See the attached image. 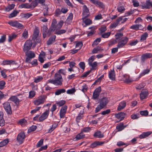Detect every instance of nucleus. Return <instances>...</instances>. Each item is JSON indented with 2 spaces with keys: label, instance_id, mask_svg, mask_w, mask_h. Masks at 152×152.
<instances>
[{
  "label": "nucleus",
  "instance_id": "obj_1",
  "mask_svg": "<svg viewBox=\"0 0 152 152\" xmlns=\"http://www.w3.org/2000/svg\"><path fill=\"white\" fill-rule=\"evenodd\" d=\"M109 102V100L107 97H104L101 99L99 101V105L96 107L95 112H98L101 109L105 107Z\"/></svg>",
  "mask_w": 152,
  "mask_h": 152
},
{
  "label": "nucleus",
  "instance_id": "obj_2",
  "mask_svg": "<svg viewBox=\"0 0 152 152\" xmlns=\"http://www.w3.org/2000/svg\"><path fill=\"white\" fill-rule=\"evenodd\" d=\"M56 20L53 19L52 20L50 30L51 31H56V30L60 29L62 27L64 22L62 21H60L57 24Z\"/></svg>",
  "mask_w": 152,
  "mask_h": 152
},
{
  "label": "nucleus",
  "instance_id": "obj_3",
  "mask_svg": "<svg viewBox=\"0 0 152 152\" xmlns=\"http://www.w3.org/2000/svg\"><path fill=\"white\" fill-rule=\"evenodd\" d=\"M63 71L62 69H60L58 71V73H56L55 75L54 80L56 84V86H61L62 84L63 79L60 73L64 75V73L63 72Z\"/></svg>",
  "mask_w": 152,
  "mask_h": 152
},
{
  "label": "nucleus",
  "instance_id": "obj_4",
  "mask_svg": "<svg viewBox=\"0 0 152 152\" xmlns=\"http://www.w3.org/2000/svg\"><path fill=\"white\" fill-rule=\"evenodd\" d=\"M47 97L45 95H41L37 97L33 102L34 104L38 106L43 104Z\"/></svg>",
  "mask_w": 152,
  "mask_h": 152
},
{
  "label": "nucleus",
  "instance_id": "obj_5",
  "mask_svg": "<svg viewBox=\"0 0 152 152\" xmlns=\"http://www.w3.org/2000/svg\"><path fill=\"white\" fill-rule=\"evenodd\" d=\"M24 52L26 56L25 60L26 62L27 63H30L31 59L35 56L34 53L31 51H28Z\"/></svg>",
  "mask_w": 152,
  "mask_h": 152
},
{
  "label": "nucleus",
  "instance_id": "obj_6",
  "mask_svg": "<svg viewBox=\"0 0 152 152\" xmlns=\"http://www.w3.org/2000/svg\"><path fill=\"white\" fill-rule=\"evenodd\" d=\"M26 137L25 134L24 132H21L18 134L17 140L20 144H22Z\"/></svg>",
  "mask_w": 152,
  "mask_h": 152
},
{
  "label": "nucleus",
  "instance_id": "obj_7",
  "mask_svg": "<svg viewBox=\"0 0 152 152\" xmlns=\"http://www.w3.org/2000/svg\"><path fill=\"white\" fill-rule=\"evenodd\" d=\"M8 23L12 26L17 28L20 29H23L24 28L23 25L16 21H10L8 22Z\"/></svg>",
  "mask_w": 152,
  "mask_h": 152
},
{
  "label": "nucleus",
  "instance_id": "obj_8",
  "mask_svg": "<svg viewBox=\"0 0 152 152\" xmlns=\"http://www.w3.org/2000/svg\"><path fill=\"white\" fill-rule=\"evenodd\" d=\"M3 106L7 113L9 115L11 114L12 112L10 103L6 102L3 104Z\"/></svg>",
  "mask_w": 152,
  "mask_h": 152
},
{
  "label": "nucleus",
  "instance_id": "obj_9",
  "mask_svg": "<svg viewBox=\"0 0 152 152\" xmlns=\"http://www.w3.org/2000/svg\"><path fill=\"white\" fill-rule=\"evenodd\" d=\"M32 45V42L30 40H27L24 45L23 50L24 52L28 51L30 49Z\"/></svg>",
  "mask_w": 152,
  "mask_h": 152
},
{
  "label": "nucleus",
  "instance_id": "obj_10",
  "mask_svg": "<svg viewBox=\"0 0 152 152\" xmlns=\"http://www.w3.org/2000/svg\"><path fill=\"white\" fill-rule=\"evenodd\" d=\"M101 90V87H99L95 90L93 94L92 98L94 99H96L98 98Z\"/></svg>",
  "mask_w": 152,
  "mask_h": 152
},
{
  "label": "nucleus",
  "instance_id": "obj_11",
  "mask_svg": "<svg viewBox=\"0 0 152 152\" xmlns=\"http://www.w3.org/2000/svg\"><path fill=\"white\" fill-rule=\"evenodd\" d=\"M82 10L83 17H88L89 16V10L85 5L83 6Z\"/></svg>",
  "mask_w": 152,
  "mask_h": 152
},
{
  "label": "nucleus",
  "instance_id": "obj_12",
  "mask_svg": "<svg viewBox=\"0 0 152 152\" xmlns=\"http://www.w3.org/2000/svg\"><path fill=\"white\" fill-rule=\"evenodd\" d=\"M152 57V54L150 53H146L143 54L141 57V62L144 63L148 58H150Z\"/></svg>",
  "mask_w": 152,
  "mask_h": 152
},
{
  "label": "nucleus",
  "instance_id": "obj_13",
  "mask_svg": "<svg viewBox=\"0 0 152 152\" xmlns=\"http://www.w3.org/2000/svg\"><path fill=\"white\" fill-rule=\"evenodd\" d=\"M49 114V111L48 110L45 111L39 117V121L40 122H42L46 119L47 118Z\"/></svg>",
  "mask_w": 152,
  "mask_h": 152
},
{
  "label": "nucleus",
  "instance_id": "obj_14",
  "mask_svg": "<svg viewBox=\"0 0 152 152\" xmlns=\"http://www.w3.org/2000/svg\"><path fill=\"white\" fill-rule=\"evenodd\" d=\"M67 109V106L66 105H64L61 108L60 113V115L61 118H63L64 117L66 113Z\"/></svg>",
  "mask_w": 152,
  "mask_h": 152
},
{
  "label": "nucleus",
  "instance_id": "obj_15",
  "mask_svg": "<svg viewBox=\"0 0 152 152\" xmlns=\"http://www.w3.org/2000/svg\"><path fill=\"white\" fill-rule=\"evenodd\" d=\"M130 28L137 31L138 30H142L143 28V27L140 24H135L132 26L130 27Z\"/></svg>",
  "mask_w": 152,
  "mask_h": 152
},
{
  "label": "nucleus",
  "instance_id": "obj_16",
  "mask_svg": "<svg viewBox=\"0 0 152 152\" xmlns=\"http://www.w3.org/2000/svg\"><path fill=\"white\" fill-rule=\"evenodd\" d=\"M125 116V113L123 112L119 113L118 114H116L115 115V117L119 120L120 121L124 119Z\"/></svg>",
  "mask_w": 152,
  "mask_h": 152
},
{
  "label": "nucleus",
  "instance_id": "obj_17",
  "mask_svg": "<svg viewBox=\"0 0 152 152\" xmlns=\"http://www.w3.org/2000/svg\"><path fill=\"white\" fill-rule=\"evenodd\" d=\"M45 53L43 51H42L39 55L38 60L41 63H42L44 62V59L45 58Z\"/></svg>",
  "mask_w": 152,
  "mask_h": 152
},
{
  "label": "nucleus",
  "instance_id": "obj_18",
  "mask_svg": "<svg viewBox=\"0 0 152 152\" xmlns=\"http://www.w3.org/2000/svg\"><path fill=\"white\" fill-rule=\"evenodd\" d=\"M148 95V91L147 90H142L140 94V98L141 99H145Z\"/></svg>",
  "mask_w": 152,
  "mask_h": 152
},
{
  "label": "nucleus",
  "instance_id": "obj_19",
  "mask_svg": "<svg viewBox=\"0 0 152 152\" xmlns=\"http://www.w3.org/2000/svg\"><path fill=\"white\" fill-rule=\"evenodd\" d=\"M87 17H83L82 18L83 22L86 26H88L92 23V21L89 19L86 18Z\"/></svg>",
  "mask_w": 152,
  "mask_h": 152
},
{
  "label": "nucleus",
  "instance_id": "obj_20",
  "mask_svg": "<svg viewBox=\"0 0 152 152\" xmlns=\"http://www.w3.org/2000/svg\"><path fill=\"white\" fill-rule=\"evenodd\" d=\"M104 143L103 142H99V141L95 142L92 143L90 146L91 148H94L97 146L100 145Z\"/></svg>",
  "mask_w": 152,
  "mask_h": 152
},
{
  "label": "nucleus",
  "instance_id": "obj_21",
  "mask_svg": "<svg viewBox=\"0 0 152 152\" xmlns=\"http://www.w3.org/2000/svg\"><path fill=\"white\" fill-rule=\"evenodd\" d=\"M151 133L152 132L150 131L144 132L140 135L139 138L140 139L145 138L150 135Z\"/></svg>",
  "mask_w": 152,
  "mask_h": 152
},
{
  "label": "nucleus",
  "instance_id": "obj_22",
  "mask_svg": "<svg viewBox=\"0 0 152 152\" xmlns=\"http://www.w3.org/2000/svg\"><path fill=\"white\" fill-rule=\"evenodd\" d=\"M126 106V102L124 101L120 102L118 107L117 110L118 111H120L123 109Z\"/></svg>",
  "mask_w": 152,
  "mask_h": 152
},
{
  "label": "nucleus",
  "instance_id": "obj_23",
  "mask_svg": "<svg viewBox=\"0 0 152 152\" xmlns=\"http://www.w3.org/2000/svg\"><path fill=\"white\" fill-rule=\"evenodd\" d=\"M48 34V30L47 28L46 27H43L42 29V34L43 37L44 38H45L46 37L49 36Z\"/></svg>",
  "mask_w": 152,
  "mask_h": 152
},
{
  "label": "nucleus",
  "instance_id": "obj_24",
  "mask_svg": "<svg viewBox=\"0 0 152 152\" xmlns=\"http://www.w3.org/2000/svg\"><path fill=\"white\" fill-rule=\"evenodd\" d=\"M39 31L37 28H36L34 30L33 34V37L32 39L34 40L36 39L38 37L39 34Z\"/></svg>",
  "mask_w": 152,
  "mask_h": 152
},
{
  "label": "nucleus",
  "instance_id": "obj_25",
  "mask_svg": "<svg viewBox=\"0 0 152 152\" xmlns=\"http://www.w3.org/2000/svg\"><path fill=\"white\" fill-rule=\"evenodd\" d=\"M9 100L16 104L20 102L19 99L17 98V96H12L10 98Z\"/></svg>",
  "mask_w": 152,
  "mask_h": 152
},
{
  "label": "nucleus",
  "instance_id": "obj_26",
  "mask_svg": "<svg viewBox=\"0 0 152 152\" xmlns=\"http://www.w3.org/2000/svg\"><path fill=\"white\" fill-rule=\"evenodd\" d=\"M108 76L110 79L112 80H115V74L114 71L113 70H111L109 72Z\"/></svg>",
  "mask_w": 152,
  "mask_h": 152
},
{
  "label": "nucleus",
  "instance_id": "obj_27",
  "mask_svg": "<svg viewBox=\"0 0 152 152\" xmlns=\"http://www.w3.org/2000/svg\"><path fill=\"white\" fill-rule=\"evenodd\" d=\"M56 37V36L55 35H53L52 37H50L47 41V44L48 45H50L54 42Z\"/></svg>",
  "mask_w": 152,
  "mask_h": 152
},
{
  "label": "nucleus",
  "instance_id": "obj_28",
  "mask_svg": "<svg viewBox=\"0 0 152 152\" xmlns=\"http://www.w3.org/2000/svg\"><path fill=\"white\" fill-rule=\"evenodd\" d=\"M85 135L83 134V132H82L79 134H77L75 138L76 140H80L85 137Z\"/></svg>",
  "mask_w": 152,
  "mask_h": 152
},
{
  "label": "nucleus",
  "instance_id": "obj_29",
  "mask_svg": "<svg viewBox=\"0 0 152 152\" xmlns=\"http://www.w3.org/2000/svg\"><path fill=\"white\" fill-rule=\"evenodd\" d=\"M94 137H98V138H102L104 137L103 134H102L101 132L99 131L95 132L94 134Z\"/></svg>",
  "mask_w": 152,
  "mask_h": 152
},
{
  "label": "nucleus",
  "instance_id": "obj_30",
  "mask_svg": "<svg viewBox=\"0 0 152 152\" xmlns=\"http://www.w3.org/2000/svg\"><path fill=\"white\" fill-rule=\"evenodd\" d=\"M9 142V140L8 139L4 140L0 142V147H2L7 145Z\"/></svg>",
  "mask_w": 152,
  "mask_h": 152
},
{
  "label": "nucleus",
  "instance_id": "obj_31",
  "mask_svg": "<svg viewBox=\"0 0 152 152\" xmlns=\"http://www.w3.org/2000/svg\"><path fill=\"white\" fill-rule=\"evenodd\" d=\"M31 6L29 4L27 3H25L24 4H20L19 5V8H31Z\"/></svg>",
  "mask_w": 152,
  "mask_h": 152
},
{
  "label": "nucleus",
  "instance_id": "obj_32",
  "mask_svg": "<svg viewBox=\"0 0 152 152\" xmlns=\"http://www.w3.org/2000/svg\"><path fill=\"white\" fill-rule=\"evenodd\" d=\"M73 14L71 13H70L68 17L66 20V22L69 24L72 21L73 18Z\"/></svg>",
  "mask_w": 152,
  "mask_h": 152
},
{
  "label": "nucleus",
  "instance_id": "obj_33",
  "mask_svg": "<svg viewBox=\"0 0 152 152\" xmlns=\"http://www.w3.org/2000/svg\"><path fill=\"white\" fill-rule=\"evenodd\" d=\"M15 6V4H10L5 7V10L7 12H9L13 9Z\"/></svg>",
  "mask_w": 152,
  "mask_h": 152
},
{
  "label": "nucleus",
  "instance_id": "obj_34",
  "mask_svg": "<svg viewBox=\"0 0 152 152\" xmlns=\"http://www.w3.org/2000/svg\"><path fill=\"white\" fill-rule=\"evenodd\" d=\"M95 5L101 8H103L104 7V5L103 3L98 0H97Z\"/></svg>",
  "mask_w": 152,
  "mask_h": 152
},
{
  "label": "nucleus",
  "instance_id": "obj_35",
  "mask_svg": "<svg viewBox=\"0 0 152 152\" xmlns=\"http://www.w3.org/2000/svg\"><path fill=\"white\" fill-rule=\"evenodd\" d=\"M123 77V80L125 82L128 83L131 82V80L129 79V75H124Z\"/></svg>",
  "mask_w": 152,
  "mask_h": 152
},
{
  "label": "nucleus",
  "instance_id": "obj_36",
  "mask_svg": "<svg viewBox=\"0 0 152 152\" xmlns=\"http://www.w3.org/2000/svg\"><path fill=\"white\" fill-rule=\"evenodd\" d=\"M66 90L64 89H61L57 90L55 92V94L56 95H59L62 93H65Z\"/></svg>",
  "mask_w": 152,
  "mask_h": 152
},
{
  "label": "nucleus",
  "instance_id": "obj_37",
  "mask_svg": "<svg viewBox=\"0 0 152 152\" xmlns=\"http://www.w3.org/2000/svg\"><path fill=\"white\" fill-rule=\"evenodd\" d=\"M100 50H103V49L100 47H97L94 48L92 51V53L93 54L97 53L98 51Z\"/></svg>",
  "mask_w": 152,
  "mask_h": 152
},
{
  "label": "nucleus",
  "instance_id": "obj_38",
  "mask_svg": "<svg viewBox=\"0 0 152 152\" xmlns=\"http://www.w3.org/2000/svg\"><path fill=\"white\" fill-rule=\"evenodd\" d=\"M150 69H146L144 70L140 74L139 77H140L146 74H148L150 72Z\"/></svg>",
  "mask_w": 152,
  "mask_h": 152
},
{
  "label": "nucleus",
  "instance_id": "obj_39",
  "mask_svg": "<svg viewBox=\"0 0 152 152\" xmlns=\"http://www.w3.org/2000/svg\"><path fill=\"white\" fill-rule=\"evenodd\" d=\"M19 12L17 10H14L9 15V18H12L17 16Z\"/></svg>",
  "mask_w": 152,
  "mask_h": 152
},
{
  "label": "nucleus",
  "instance_id": "obj_40",
  "mask_svg": "<svg viewBox=\"0 0 152 152\" xmlns=\"http://www.w3.org/2000/svg\"><path fill=\"white\" fill-rule=\"evenodd\" d=\"M83 112L80 111V113L77 116L76 121L77 122H79L81 119L83 117Z\"/></svg>",
  "mask_w": 152,
  "mask_h": 152
},
{
  "label": "nucleus",
  "instance_id": "obj_41",
  "mask_svg": "<svg viewBox=\"0 0 152 152\" xmlns=\"http://www.w3.org/2000/svg\"><path fill=\"white\" fill-rule=\"evenodd\" d=\"M148 36V34L147 32H145L141 37L140 41H143L145 40Z\"/></svg>",
  "mask_w": 152,
  "mask_h": 152
},
{
  "label": "nucleus",
  "instance_id": "obj_42",
  "mask_svg": "<svg viewBox=\"0 0 152 152\" xmlns=\"http://www.w3.org/2000/svg\"><path fill=\"white\" fill-rule=\"evenodd\" d=\"M18 123L22 126H25L27 124V122L25 119H22L19 121Z\"/></svg>",
  "mask_w": 152,
  "mask_h": 152
},
{
  "label": "nucleus",
  "instance_id": "obj_43",
  "mask_svg": "<svg viewBox=\"0 0 152 152\" xmlns=\"http://www.w3.org/2000/svg\"><path fill=\"white\" fill-rule=\"evenodd\" d=\"M43 79V77L41 76L37 77L34 78V82L36 83L39 82L42 80Z\"/></svg>",
  "mask_w": 152,
  "mask_h": 152
},
{
  "label": "nucleus",
  "instance_id": "obj_44",
  "mask_svg": "<svg viewBox=\"0 0 152 152\" xmlns=\"http://www.w3.org/2000/svg\"><path fill=\"white\" fill-rule=\"evenodd\" d=\"M55 31V33L57 34H61L64 33L66 32V30L64 29L56 30Z\"/></svg>",
  "mask_w": 152,
  "mask_h": 152
},
{
  "label": "nucleus",
  "instance_id": "obj_45",
  "mask_svg": "<svg viewBox=\"0 0 152 152\" xmlns=\"http://www.w3.org/2000/svg\"><path fill=\"white\" fill-rule=\"evenodd\" d=\"M151 7H152V3L150 0L147 1L145 5V7L147 9Z\"/></svg>",
  "mask_w": 152,
  "mask_h": 152
},
{
  "label": "nucleus",
  "instance_id": "obj_46",
  "mask_svg": "<svg viewBox=\"0 0 152 152\" xmlns=\"http://www.w3.org/2000/svg\"><path fill=\"white\" fill-rule=\"evenodd\" d=\"M37 127L35 125H32L28 129V132L30 133L31 132L34 131L37 129Z\"/></svg>",
  "mask_w": 152,
  "mask_h": 152
},
{
  "label": "nucleus",
  "instance_id": "obj_47",
  "mask_svg": "<svg viewBox=\"0 0 152 152\" xmlns=\"http://www.w3.org/2000/svg\"><path fill=\"white\" fill-rule=\"evenodd\" d=\"M82 89L81 91H83V92H86L88 89V86L86 84H84L82 86Z\"/></svg>",
  "mask_w": 152,
  "mask_h": 152
},
{
  "label": "nucleus",
  "instance_id": "obj_48",
  "mask_svg": "<svg viewBox=\"0 0 152 152\" xmlns=\"http://www.w3.org/2000/svg\"><path fill=\"white\" fill-rule=\"evenodd\" d=\"M95 59V56H91L88 59V62L89 65L91 64L92 62Z\"/></svg>",
  "mask_w": 152,
  "mask_h": 152
},
{
  "label": "nucleus",
  "instance_id": "obj_49",
  "mask_svg": "<svg viewBox=\"0 0 152 152\" xmlns=\"http://www.w3.org/2000/svg\"><path fill=\"white\" fill-rule=\"evenodd\" d=\"M111 34L110 32H108L102 34V37L104 38H108Z\"/></svg>",
  "mask_w": 152,
  "mask_h": 152
},
{
  "label": "nucleus",
  "instance_id": "obj_50",
  "mask_svg": "<svg viewBox=\"0 0 152 152\" xmlns=\"http://www.w3.org/2000/svg\"><path fill=\"white\" fill-rule=\"evenodd\" d=\"M56 127V125L55 124H53L51 127L48 130V133H50L52 132Z\"/></svg>",
  "mask_w": 152,
  "mask_h": 152
},
{
  "label": "nucleus",
  "instance_id": "obj_51",
  "mask_svg": "<svg viewBox=\"0 0 152 152\" xmlns=\"http://www.w3.org/2000/svg\"><path fill=\"white\" fill-rule=\"evenodd\" d=\"M116 128L118 131H120L123 130L124 128V126L123 124H121L117 126Z\"/></svg>",
  "mask_w": 152,
  "mask_h": 152
},
{
  "label": "nucleus",
  "instance_id": "obj_52",
  "mask_svg": "<svg viewBox=\"0 0 152 152\" xmlns=\"http://www.w3.org/2000/svg\"><path fill=\"white\" fill-rule=\"evenodd\" d=\"M128 40V38L127 37L123 38L120 42L122 43H124V45L126 43Z\"/></svg>",
  "mask_w": 152,
  "mask_h": 152
},
{
  "label": "nucleus",
  "instance_id": "obj_53",
  "mask_svg": "<svg viewBox=\"0 0 152 152\" xmlns=\"http://www.w3.org/2000/svg\"><path fill=\"white\" fill-rule=\"evenodd\" d=\"M23 37L25 39H26L28 37V31L25 29L22 34Z\"/></svg>",
  "mask_w": 152,
  "mask_h": 152
},
{
  "label": "nucleus",
  "instance_id": "obj_54",
  "mask_svg": "<svg viewBox=\"0 0 152 152\" xmlns=\"http://www.w3.org/2000/svg\"><path fill=\"white\" fill-rule=\"evenodd\" d=\"M32 15L29 13H23L22 14V16L24 18H28L31 16Z\"/></svg>",
  "mask_w": 152,
  "mask_h": 152
},
{
  "label": "nucleus",
  "instance_id": "obj_55",
  "mask_svg": "<svg viewBox=\"0 0 152 152\" xmlns=\"http://www.w3.org/2000/svg\"><path fill=\"white\" fill-rule=\"evenodd\" d=\"M145 86L144 83H142L139 84L137 86L136 88L137 89H140L142 88H143Z\"/></svg>",
  "mask_w": 152,
  "mask_h": 152
},
{
  "label": "nucleus",
  "instance_id": "obj_56",
  "mask_svg": "<svg viewBox=\"0 0 152 152\" xmlns=\"http://www.w3.org/2000/svg\"><path fill=\"white\" fill-rule=\"evenodd\" d=\"M61 13V10L59 9H57L55 12V15L56 16H59Z\"/></svg>",
  "mask_w": 152,
  "mask_h": 152
},
{
  "label": "nucleus",
  "instance_id": "obj_57",
  "mask_svg": "<svg viewBox=\"0 0 152 152\" xmlns=\"http://www.w3.org/2000/svg\"><path fill=\"white\" fill-rule=\"evenodd\" d=\"M75 88H72L68 90L67 91L66 93L67 94H72L75 93Z\"/></svg>",
  "mask_w": 152,
  "mask_h": 152
},
{
  "label": "nucleus",
  "instance_id": "obj_58",
  "mask_svg": "<svg viewBox=\"0 0 152 152\" xmlns=\"http://www.w3.org/2000/svg\"><path fill=\"white\" fill-rule=\"evenodd\" d=\"M117 9L118 11L120 12H122L125 10L124 7L123 6L118 7Z\"/></svg>",
  "mask_w": 152,
  "mask_h": 152
},
{
  "label": "nucleus",
  "instance_id": "obj_59",
  "mask_svg": "<svg viewBox=\"0 0 152 152\" xmlns=\"http://www.w3.org/2000/svg\"><path fill=\"white\" fill-rule=\"evenodd\" d=\"M91 128L88 127H85L84 128H83L82 131V132H90V131H91Z\"/></svg>",
  "mask_w": 152,
  "mask_h": 152
},
{
  "label": "nucleus",
  "instance_id": "obj_60",
  "mask_svg": "<svg viewBox=\"0 0 152 152\" xmlns=\"http://www.w3.org/2000/svg\"><path fill=\"white\" fill-rule=\"evenodd\" d=\"M65 103V101L64 100H62L60 101L56 102V104L59 106H61L64 105Z\"/></svg>",
  "mask_w": 152,
  "mask_h": 152
},
{
  "label": "nucleus",
  "instance_id": "obj_61",
  "mask_svg": "<svg viewBox=\"0 0 152 152\" xmlns=\"http://www.w3.org/2000/svg\"><path fill=\"white\" fill-rule=\"evenodd\" d=\"M29 97L30 98H32L34 97L35 95V92L34 91H31L29 93Z\"/></svg>",
  "mask_w": 152,
  "mask_h": 152
},
{
  "label": "nucleus",
  "instance_id": "obj_62",
  "mask_svg": "<svg viewBox=\"0 0 152 152\" xmlns=\"http://www.w3.org/2000/svg\"><path fill=\"white\" fill-rule=\"evenodd\" d=\"M99 30L100 31L101 33H103L106 31V27L105 26H103L99 28Z\"/></svg>",
  "mask_w": 152,
  "mask_h": 152
},
{
  "label": "nucleus",
  "instance_id": "obj_63",
  "mask_svg": "<svg viewBox=\"0 0 152 152\" xmlns=\"http://www.w3.org/2000/svg\"><path fill=\"white\" fill-rule=\"evenodd\" d=\"M41 108V107H39L36 108L35 109L32 110L31 111V114H34L36 113L37 112V111H38Z\"/></svg>",
  "mask_w": 152,
  "mask_h": 152
},
{
  "label": "nucleus",
  "instance_id": "obj_64",
  "mask_svg": "<svg viewBox=\"0 0 152 152\" xmlns=\"http://www.w3.org/2000/svg\"><path fill=\"white\" fill-rule=\"evenodd\" d=\"M140 114L142 115L147 116L148 114V112L147 110L141 111H140Z\"/></svg>",
  "mask_w": 152,
  "mask_h": 152
}]
</instances>
